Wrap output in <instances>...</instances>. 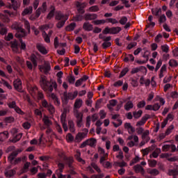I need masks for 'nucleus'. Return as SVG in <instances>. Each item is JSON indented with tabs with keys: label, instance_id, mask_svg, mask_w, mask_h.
<instances>
[{
	"label": "nucleus",
	"instance_id": "3c124183",
	"mask_svg": "<svg viewBox=\"0 0 178 178\" xmlns=\"http://www.w3.org/2000/svg\"><path fill=\"white\" fill-rule=\"evenodd\" d=\"M160 152H161V149L157 148L152 154L151 156H152V158H158V155H159Z\"/></svg>",
	"mask_w": 178,
	"mask_h": 178
},
{
	"label": "nucleus",
	"instance_id": "603ef678",
	"mask_svg": "<svg viewBox=\"0 0 178 178\" xmlns=\"http://www.w3.org/2000/svg\"><path fill=\"white\" fill-rule=\"evenodd\" d=\"M169 65L171 67H176L177 66H178V63L177 61H176V60H170Z\"/></svg>",
	"mask_w": 178,
	"mask_h": 178
},
{
	"label": "nucleus",
	"instance_id": "39448f33",
	"mask_svg": "<svg viewBox=\"0 0 178 178\" xmlns=\"http://www.w3.org/2000/svg\"><path fill=\"white\" fill-rule=\"evenodd\" d=\"M17 156V152H14L11 154V155H10L8 156V161L10 162V163H12L13 165H16V163H19V162H20L21 159H15V158H16V156Z\"/></svg>",
	"mask_w": 178,
	"mask_h": 178
},
{
	"label": "nucleus",
	"instance_id": "0e129e2a",
	"mask_svg": "<svg viewBox=\"0 0 178 178\" xmlns=\"http://www.w3.org/2000/svg\"><path fill=\"white\" fill-rule=\"evenodd\" d=\"M134 169L136 170V172H137L138 173L141 172L142 173L144 172V168H143V167H141V165H136L134 167Z\"/></svg>",
	"mask_w": 178,
	"mask_h": 178
},
{
	"label": "nucleus",
	"instance_id": "a878e982",
	"mask_svg": "<svg viewBox=\"0 0 178 178\" xmlns=\"http://www.w3.org/2000/svg\"><path fill=\"white\" fill-rule=\"evenodd\" d=\"M33 13V6H29L24 10L22 12V16H26V15H31Z\"/></svg>",
	"mask_w": 178,
	"mask_h": 178
},
{
	"label": "nucleus",
	"instance_id": "20e7f679",
	"mask_svg": "<svg viewBox=\"0 0 178 178\" xmlns=\"http://www.w3.org/2000/svg\"><path fill=\"white\" fill-rule=\"evenodd\" d=\"M76 6L78 13H81V15H84V13H86V7L87 6V3L77 1L76 3Z\"/></svg>",
	"mask_w": 178,
	"mask_h": 178
},
{
	"label": "nucleus",
	"instance_id": "393cba45",
	"mask_svg": "<svg viewBox=\"0 0 178 178\" xmlns=\"http://www.w3.org/2000/svg\"><path fill=\"white\" fill-rule=\"evenodd\" d=\"M41 11H42V8L39 7L38 9L36 10L35 15L31 17L32 20H37V19L41 16Z\"/></svg>",
	"mask_w": 178,
	"mask_h": 178
},
{
	"label": "nucleus",
	"instance_id": "dca6fc26",
	"mask_svg": "<svg viewBox=\"0 0 178 178\" xmlns=\"http://www.w3.org/2000/svg\"><path fill=\"white\" fill-rule=\"evenodd\" d=\"M51 92H52V90H49V94H48L47 96L52 98L55 105H60V102H59V99H58V97H56V95Z\"/></svg>",
	"mask_w": 178,
	"mask_h": 178
},
{
	"label": "nucleus",
	"instance_id": "4468645a",
	"mask_svg": "<svg viewBox=\"0 0 178 178\" xmlns=\"http://www.w3.org/2000/svg\"><path fill=\"white\" fill-rule=\"evenodd\" d=\"M8 106L9 108H13V109H15L17 113H19V115H23L24 113L19 107L16 106V102H12L11 103H10L8 104Z\"/></svg>",
	"mask_w": 178,
	"mask_h": 178
},
{
	"label": "nucleus",
	"instance_id": "ea45409f",
	"mask_svg": "<svg viewBox=\"0 0 178 178\" xmlns=\"http://www.w3.org/2000/svg\"><path fill=\"white\" fill-rule=\"evenodd\" d=\"M147 173H149V175H152L153 176H156V175H159V171L156 169H148Z\"/></svg>",
	"mask_w": 178,
	"mask_h": 178
},
{
	"label": "nucleus",
	"instance_id": "473e14b6",
	"mask_svg": "<svg viewBox=\"0 0 178 178\" xmlns=\"http://www.w3.org/2000/svg\"><path fill=\"white\" fill-rule=\"evenodd\" d=\"M43 38L47 44H49L51 42V37L47 33V32L44 31L42 33Z\"/></svg>",
	"mask_w": 178,
	"mask_h": 178
},
{
	"label": "nucleus",
	"instance_id": "79ce46f5",
	"mask_svg": "<svg viewBox=\"0 0 178 178\" xmlns=\"http://www.w3.org/2000/svg\"><path fill=\"white\" fill-rule=\"evenodd\" d=\"M163 72H166V65H163L161 70H160V73L159 75V79H162L163 77Z\"/></svg>",
	"mask_w": 178,
	"mask_h": 178
},
{
	"label": "nucleus",
	"instance_id": "72a5a7b5",
	"mask_svg": "<svg viewBox=\"0 0 178 178\" xmlns=\"http://www.w3.org/2000/svg\"><path fill=\"white\" fill-rule=\"evenodd\" d=\"M105 19H95L92 22L95 26H99L101 24H105Z\"/></svg>",
	"mask_w": 178,
	"mask_h": 178
},
{
	"label": "nucleus",
	"instance_id": "423d86ee",
	"mask_svg": "<svg viewBox=\"0 0 178 178\" xmlns=\"http://www.w3.org/2000/svg\"><path fill=\"white\" fill-rule=\"evenodd\" d=\"M87 133H88V129H84V132L79 133L76 136L75 141L76 143H80V141H81V140H83V138H84L86 137V136H87Z\"/></svg>",
	"mask_w": 178,
	"mask_h": 178
},
{
	"label": "nucleus",
	"instance_id": "5701e85b",
	"mask_svg": "<svg viewBox=\"0 0 178 178\" xmlns=\"http://www.w3.org/2000/svg\"><path fill=\"white\" fill-rule=\"evenodd\" d=\"M50 9H51V10L47 16V19H48L49 20H51L52 19V17H54V16H55V12L56 10V8H55V6H51Z\"/></svg>",
	"mask_w": 178,
	"mask_h": 178
},
{
	"label": "nucleus",
	"instance_id": "680f3d73",
	"mask_svg": "<svg viewBox=\"0 0 178 178\" xmlns=\"http://www.w3.org/2000/svg\"><path fill=\"white\" fill-rule=\"evenodd\" d=\"M155 101L160 102L161 105H165V99H163L162 97H160L159 96H156Z\"/></svg>",
	"mask_w": 178,
	"mask_h": 178
},
{
	"label": "nucleus",
	"instance_id": "de8ad7c7",
	"mask_svg": "<svg viewBox=\"0 0 178 178\" xmlns=\"http://www.w3.org/2000/svg\"><path fill=\"white\" fill-rule=\"evenodd\" d=\"M15 174L16 171H15L14 170H10L5 173L7 177H12V176H14Z\"/></svg>",
	"mask_w": 178,
	"mask_h": 178
},
{
	"label": "nucleus",
	"instance_id": "7c9ffc66",
	"mask_svg": "<svg viewBox=\"0 0 178 178\" xmlns=\"http://www.w3.org/2000/svg\"><path fill=\"white\" fill-rule=\"evenodd\" d=\"M9 137V133L4 131L0 134V141H5Z\"/></svg>",
	"mask_w": 178,
	"mask_h": 178
},
{
	"label": "nucleus",
	"instance_id": "f3484780",
	"mask_svg": "<svg viewBox=\"0 0 178 178\" xmlns=\"http://www.w3.org/2000/svg\"><path fill=\"white\" fill-rule=\"evenodd\" d=\"M10 45L13 52L17 54L19 52V42H17V40L11 41Z\"/></svg>",
	"mask_w": 178,
	"mask_h": 178
},
{
	"label": "nucleus",
	"instance_id": "2eb2a0df",
	"mask_svg": "<svg viewBox=\"0 0 178 178\" xmlns=\"http://www.w3.org/2000/svg\"><path fill=\"white\" fill-rule=\"evenodd\" d=\"M39 69L40 72L43 70L44 74H48L51 71V65H49V63H45L44 66L40 67Z\"/></svg>",
	"mask_w": 178,
	"mask_h": 178
},
{
	"label": "nucleus",
	"instance_id": "09e8293b",
	"mask_svg": "<svg viewBox=\"0 0 178 178\" xmlns=\"http://www.w3.org/2000/svg\"><path fill=\"white\" fill-rule=\"evenodd\" d=\"M129 72V68L125 67L124 68L119 76V79H122V77H124V76H126V74Z\"/></svg>",
	"mask_w": 178,
	"mask_h": 178
},
{
	"label": "nucleus",
	"instance_id": "7ed1b4c3",
	"mask_svg": "<svg viewBox=\"0 0 178 178\" xmlns=\"http://www.w3.org/2000/svg\"><path fill=\"white\" fill-rule=\"evenodd\" d=\"M40 84L43 87V90H58V83L56 81L51 80L50 82L47 81L44 77L40 79Z\"/></svg>",
	"mask_w": 178,
	"mask_h": 178
},
{
	"label": "nucleus",
	"instance_id": "f03ea898",
	"mask_svg": "<svg viewBox=\"0 0 178 178\" xmlns=\"http://www.w3.org/2000/svg\"><path fill=\"white\" fill-rule=\"evenodd\" d=\"M55 19L58 21L56 24L57 29H62L65 26L66 21L69 19V16L63 14L62 11H57L56 12Z\"/></svg>",
	"mask_w": 178,
	"mask_h": 178
},
{
	"label": "nucleus",
	"instance_id": "9b49d317",
	"mask_svg": "<svg viewBox=\"0 0 178 178\" xmlns=\"http://www.w3.org/2000/svg\"><path fill=\"white\" fill-rule=\"evenodd\" d=\"M60 122L63 124V127L64 129V131H67V125L66 124V111H65L62 115H61V118H60Z\"/></svg>",
	"mask_w": 178,
	"mask_h": 178
},
{
	"label": "nucleus",
	"instance_id": "5fc2aeb1",
	"mask_svg": "<svg viewBox=\"0 0 178 178\" xmlns=\"http://www.w3.org/2000/svg\"><path fill=\"white\" fill-rule=\"evenodd\" d=\"M90 12H99V7L98 6H92L89 8Z\"/></svg>",
	"mask_w": 178,
	"mask_h": 178
},
{
	"label": "nucleus",
	"instance_id": "c756f323",
	"mask_svg": "<svg viewBox=\"0 0 178 178\" xmlns=\"http://www.w3.org/2000/svg\"><path fill=\"white\" fill-rule=\"evenodd\" d=\"M76 23L75 22H72L68 26L65 27L66 31H73L74 29H76Z\"/></svg>",
	"mask_w": 178,
	"mask_h": 178
},
{
	"label": "nucleus",
	"instance_id": "f704fd0d",
	"mask_svg": "<svg viewBox=\"0 0 178 178\" xmlns=\"http://www.w3.org/2000/svg\"><path fill=\"white\" fill-rule=\"evenodd\" d=\"M166 15L165 14H163L159 17V24H162L166 22Z\"/></svg>",
	"mask_w": 178,
	"mask_h": 178
},
{
	"label": "nucleus",
	"instance_id": "2f4dec72",
	"mask_svg": "<svg viewBox=\"0 0 178 178\" xmlns=\"http://www.w3.org/2000/svg\"><path fill=\"white\" fill-rule=\"evenodd\" d=\"M83 15L84 14H81L79 13L76 14V15L74 17L75 22H81L83 19H84V15L83 16Z\"/></svg>",
	"mask_w": 178,
	"mask_h": 178
},
{
	"label": "nucleus",
	"instance_id": "aec40b11",
	"mask_svg": "<svg viewBox=\"0 0 178 178\" xmlns=\"http://www.w3.org/2000/svg\"><path fill=\"white\" fill-rule=\"evenodd\" d=\"M83 29L85 31H92L94 26L88 22H86L83 24Z\"/></svg>",
	"mask_w": 178,
	"mask_h": 178
},
{
	"label": "nucleus",
	"instance_id": "774afa93",
	"mask_svg": "<svg viewBox=\"0 0 178 178\" xmlns=\"http://www.w3.org/2000/svg\"><path fill=\"white\" fill-rule=\"evenodd\" d=\"M6 41H10V40H13V33H9L8 35L5 36Z\"/></svg>",
	"mask_w": 178,
	"mask_h": 178
},
{
	"label": "nucleus",
	"instance_id": "6e6d98bb",
	"mask_svg": "<svg viewBox=\"0 0 178 178\" xmlns=\"http://www.w3.org/2000/svg\"><path fill=\"white\" fill-rule=\"evenodd\" d=\"M80 155H81L80 152L77 151L76 154H75V156L77 161L79 162H81L82 163H86V162L83 159H81V158H80Z\"/></svg>",
	"mask_w": 178,
	"mask_h": 178
},
{
	"label": "nucleus",
	"instance_id": "f257e3e1",
	"mask_svg": "<svg viewBox=\"0 0 178 178\" xmlns=\"http://www.w3.org/2000/svg\"><path fill=\"white\" fill-rule=\"evenodd\" d=\"M12 29L13 30H16L17 31V33H15V37L19 39V42L21 44L20 49H22L23 51L26 50V43L23 42V40L22 38L27 35V32H26V30L22 28V26H20V25L17 22H14L13 24Z\"/></svg>",
	"mask_w": 178,
	"mask_h": 178
},
{
	"label": "nucleus",
	"instance_id": "4d7b16f0",
	"mask_svg": "<svg viewBox=\"0 0 178 178\" xmlns=\"http://www.w3.org/2000/svg\"><path fill=\"white\" fill-rule=\"evenodd\" d=\"M6 99V95L3 94L2 92H0V105H3V99Z\"/></svg>",
	"mask_w": 178,
	"mask_h": 178
},
{
	"label": "nucleus",
	"instance_id": "13d9d810",
	"mask_svg": "<svg viewBox=\"0 0 178 178\" xmlns=\"http://www.w3.org/2000/svg\"><path fill=\"white\" fill-rule=\"evenodd\" d=\"M66 140H67V143H72V141H74V137H73V136L72 134H68L66 136Z\"/></svg>",
	"mask_w": 178,
	"mask_h": 178
},
{
	"label": "nucleus",
	"instance_id": "052dcab7",
	"mask_svg": "<svg viewBox=\"0 0 178 178\" xmlns=\"http://www.w3.org/2000/svg\"><path fill=\"white\" fill-rule=\"evenodd\" d=\"M24 27L28 31V32L30 33L31 26H30V22H29V21L27 20L24 21Z\"/></svg>",
	"mask_w": 178,
	"mask_h": 178
},
{
	"label": "nucleus",
	"instance_id": "b1692460",
	"mask_svg": "<svg viewBox=\"0 0 178 178\" xmlns=\"http://www.w3.org/2000/svg\"><path fill=\"white\" fill-rule=\"evenodd\" d=\"M148 119H149V115H145L144 117L142 118L140 121H138L137 122L136 126H144V124H145V122H147V120H148Z\"/></svg>",
	"mask_w": 178,
	"mask_h": 178
},
{
	"label": "nucleus",
	"instance_id": "f8f14e48",
	"mask_svg": "<svg viewBox=\"0 0 178 178\" xmlns=\"http://www.w3.org/2000/svg\"><path fill=\"white\" fill-rule=\"evenodd\" d=\"M97 143V140L94 138L89 139L84 142L81 145V148L86 147V145H90V147H94L95 144Z\"/></svg>",
	"mask_w": 178,
	"mask_h": 178
},
{
	"label": "nucleus",
	"instance_id": "338daca9",
	"mask_svg": "<svg viewBox=\"0 0 178 178\" xmlns=\"http://www.w3.org/2000/svg\"><path fill=\"white\" fill-rule=\"evenodd\" d=\"M29 168H30V163L27 162L24 164V168L22 169V173H24L29 170Z\"/></svg>",
	"mask_w": 178,
	"mask_h": 178
},
{
	"label": "nucleus",
	"instance_id": "e2e57ef3",
	"mask_svg": "<svg viewBox=\"0 0 178 178\" xmlns=\"http://www.w3.org/2000/svg\"><path fill=\"white\" fill-rule=\"evenodd\" d=\"M161 49L163 52L168 54V52H169V46L168 44L161 45Z\"/></svg>",
	"mask_w": 178,
	"mask_h": 178
},
{
	"label": "nucleus",
	"instance_id": "bb28decb",
	"mask_svg": "<svg viewBox=\"0 0 178 178\" xmlns=\"http://www.w3.org/2000/svg\"><path fill=\"white\" fill-rule=\"evenodd\" d=\"M13 86L15 90L22 87V80L20 79H15L13 82Z\"/></svg>",
	"mask_w": 178,
	"mask_h": 178
},
{
	"label": "nucleus",
	"instance_id": "58836bf2",
	"mask_svg": "<svg viewBox=\"0 0 178 178\" xmlns=\"http://www.w3.org/2000/svg\"><path fill=\"white\" fill-rule=\"evenodd\" d=\"M67 79L68 81V83H70V84H74L75 83L76 77H74V76H73V75L68 76L67 77Z\"/></svg>",
	"mask_w": 178,
	"mask_h": 178
},
{
	"label": "nucleus",
	"instance_id": "c03bdc74",
	"mask_svg": "<svg viewBox=\"0 0 178 178\" xmlns=\"http://www.w3.org/2000/svg\"><path fill=\"white\" fill-rule=\"evenodd\" d=\"M117 102H116V100L115 99H113V100H111L110 102H109V104L107 105L108 109H110V111H112L113 106H115V105H116Z\"/></svg>",
	"mask_w": 178,
	"mask_h": 178
},
{
	"label": "nucleus",
	"instance_id": "412c9836",
	"mask_svg": "<svg viewBox=\"0 0 178 178\" xmlns=\"http://www.w3.org/2000/svg\"><path fill=\"white\" fill-rule=\"evenodd\" d=\"M30 60L32 62L33 67L35 68L37 67V66H38V57H37V56H35V54H32L30 56Z\"/></svg>",
	"mask_w": 178,
	"mask_h": 178
},
{
	"label": "nucleus",
	"instance_id": "a211bd4d",
	"mask_svg": "<svg viewBox=\"0 0 178 178\" xmlns=\"http://www.w3.org/2000/svg\"><path fill=\"white\" fill-rule=\"evenodd\" d=\"M97 119H98V115L97 114H94L91 117H88L86 119V127H90V125L91 124V120H92V122H95V120H97Z\"/></svg>",
	"mask_w": 178,
	"mask_h": 178
},
{
	"label": "nucleus",
	"instance_id": "c9c22d12",
	"mask_svg": "<svg viewBox=\"0 0 178 178\" xmlns=\"http://www.w3.org/2000/svg\"><path fill=\"white\" fill-rule=\"evenodd\" d=\"M112 47V42H104L102 44V47L103 49H108V48Z\"/></svg>",
	"mask_w": 178,
	"mask_h": 178
},
{
	"label": "nucleus",
	"instance_id": "c85d7f7f",
	"mask_svg": "<svg viewBox=\"0 0 178 178\" xmlns=\"http://www.w3.org/2000/svg\"><path fill=\"white\" fill-rule=\"evenodd\" d=\"M111 34H119L122 30V28L120 26L112 27L111 28Z\"/></svg>",
	"mask_w": 178,
	"mask_h": 178
},
{
	"label": "nucleus",
	"instance_id": "1a4fd4ad",
	"mask_svg": "<svg viewBox=\"0 0 178 178\" xmlns=\"http://www.w3.org/2000/svg\"><path fill=\"white\" fill-rule=\"evenodd\" d=\"M108 159V154H105L104 156L100 159V163L104 166V168H109L111 166V163L105 161Z\"/></svg>",
	"mask_w": 178,
	"mask_h": 178
},
{
	"label": "nucleus",
	"instance_id": "69168bd1",
	"mask_svg": "<svg viewBox=\"0 0 178 178\" xmlns=\"http://www.w3.org/2000/svg\"><path fill=\"white\" fill-rule=\"evenodd\" d=\"M148 163L151 168H155L156 166V161L155 160H149Z\"/></svg>",
	"mask_w": 178,
	"mask_h": 178
},
{
	"label": "nucleus",
	"instance_id": "cd10ccee",
	"mask_svg": "<svg viewBox=\"0 0 178 178\" xmlns=\"http://www.w3.org/2000/svg\"><path fill=\"white\" fill-rule=\"evenodd\" d=\"M12 7L14 10H17L20 8V3L16 0H12L11 1Z\"/></svg>",
	"mask_w": 178,
	"mask_h": 178
},
{
	"label": "nucleus",
	"instance_id": "37998d69",
	"mask_svg": "<svg viewBox=\"0 0 178 178\" xmlns=\"http://www.w3.org/2000/svg\"><path fill=\"white\" fill-rule=\"evenodd\" d=\"M133 106H134V105L133 104V102H128L125 106H124V109L126 111H130V109H131L133 108Z\"/></svg>",
	"mask_w": 178,
	"mask_h": 178
},
{
	"label": "nucleus",
	"instance_id": "4c0bfd02",
	"mask_svg": "<svg viewBox=\"0 0 178 178\" xmlns=\"http://www.w3.org/2000/svg\"><path fill=\"white\" fill-rule=\"evenodd\" d=\"M51 143V141H52V138H48V139H44V136H41L40 138V144H45V143Z\"/></svg>",
	"mask_w": 178,
	"mask_h": 178
},
{
	"label": "nucleus",
	"instance_id": "6ab92c4d",
	"mask_svg": "<svg viewBox=\"0 0 178 178\" xmlns=\"http://www.w3.org/2000/svg\"><path fill=\"white\" fill-rule=\"evenodd\" d=\"M75 116L77 119V126L79 127H81L83 114L81 113H79V112L76 111L75 112Z\"/></svg>",
	"mask_w": 178,
	"mask_h": 178
},
{
	"label": "nucleus",
	"instance_id": "49530a36",
	"mask_svg": "<svg viewBox=\"0 0 178 178\" xmlns=\"http://www.w3.org/2000/svg\"><path fill=\"white\" fill-rule=\"evenodd\" d=\"M22 134H18L17 135H14V138H13L12 141L13 143H17L20 138H22Z\"/></svg>",
	"mask_w": 178,
	"mask_h": 178
},
{
	"label": "nucleus",
	"instance_id": "864d4df0",
	"mask_svg": "<svg viewBox=\"0 0 178 178\" xmlns=\"http://www.w3.org/2000/svg\"><path fill=\"white\" fill-rule=\"evenodd\" d=\"M122 86H123V81L122 80H118L113 83V86L117 88H118V87H122Z\"/></svg>",
	"mask_w": 178,
	"mask_h": 178
},
{
	"label": "nucleus",
	"instance_id": "6e6552de",
	"mask_svg": "<svg viewBox=\"0 0 178 178\" xmlns=\"http://www.w3.org/2000/svg\"><path fill=\"white\" fill-rule=\"evenodd\" d=\"M88 79V76L84 75L81 79L76 80V82L74 83L75 87H80L81 86H83V84H84V83L87 81Z\"/></svg>",
	"mask_w": 178,
	"mask_h": 178
},
{
	"label": "nucleus",
	"instance_id": "8fccbe9b",
	"mask_svg": "<svg viewBox=\"0 0 178 178\" xmlns=\"http://www.w3.org/2000/svg\"><path fill=\"white\" fill-rule=\"evenodd\" d=\"M81 105H83V100L76 99L74 104V108H81Z\"/></svg>",
	"mask_w": 178,
	"mask_h": 178
},
{
	"label": "nucleus",
	"instance_id": "9d476101",
	"mask_svg": "<svg viewBox=\"0 0 178 178\" xmlns=\"http://www.w3.org/2000/svg\"><path fill=\"white\" fill-rule=\"evenodd\" d=\"M85 20H97L98 19V15L96 13H86L84 15Z\"/></svg>",
	"mask_w": 178,
	"mask_h": 178
},
{
	"label": "nucleus",
	"instance_id": "0eeeda50",
	"mask_svg": "<svg viewBox=\"0 0 178 178\" xmlns=\"http://www.w3.org/2000/svg\"><path fill=\"white\" fill-rule=\"evenodd\" d=\"M77 97V92H74L73 94L69 93L68 96H66V93L64 94V98H63V104H66L68 99H74Z\"/></svg>",
	"mask_w": 178,
	"mask_h": 178
},
{
	"label": "nucleus",
	"instance_id": "ddd939ff",
	"mask_svg": "<svg viewBox=\"0 0 178 178\" xmlns=\"http://www.w3.org/2000/svg\"><path fill=\"white\" fill-rule=\"evenodd\" d=\"M36 48L42 55H47V54H48V51L42 44L38 43L36 44Z\"/></svg>",
	"mask_w": 178,
	"mask_h": 178
},
{
	"label": "nucleus",
	"instance_id": "bf43d9fd",
	"mask_svg": "<svg viewBox=\"0 0 178 178\" xmlns=\"http://www.w3.org/2000/svg\"><path fill=\"white\" fill-rule=\"evenodd\" d=\"M119 23L121 24L122 26H124V24H126V23H127V17H122Z\"/></svg>",
	"mask_w": 178,
	"mask_h": 178
},
{
	"label": "nucleus",
	"instance_id": "4be33fe9",
	"mask_svg": "<svg viewBox=\"0 0 178 178\" xmlns=\"http://www.w3.org/2000/svg\"><path fill=\"white\" fill-rule=\"evenodd\" d=\"M152 13L156 17H159L161 15H162V8H156L152 9Z\"/></svg>",
	"mask_w": 178,
	"mask_h": 178
},
{
	"label": "nucleus",
	"instance_id": "a19ab883",
	"mask_svg": "<svg viewBox=\"0 0 178 178\" xmlns=\"http://www.w3.org/2000/svg\"><path fill=\"white\" fill-rule=\"evenodd\" d=\"M42 120L46 126H51V122L49 120V118H48V116L44 115Z\"/></svg>",
	"mask_w": 178,
	"mask_h": 178
},
{
	"label": "nucleus",
	"instance_id": "a18cd8bd",
	"mask_svg": "<svg viewBox=\"0 0 178 178\" xmlns=\"http://www.w3.org/2000/svg\"><path fill=\"white\" fill-rule=\"evenodd\" d=\"M133 115L135 119H138V118H141V115H143V111L139 110L138 111H135L134 112Z\"/></svg>",
	"mask_w": 178,
	"mask_h": 178
},
{
	"label": "nucleus",
	"instance_id": "e433bc0d",
	"mask_svg": "<svg viewBox=\"0 0 178 178\" xmlns=\"http://www.w3.org/2000/svg\"><path fill=\"white\" fill-rule=\"evenodd\" d=\"M0 34L1 35H6L8 34V29L5 27V25L0 27Z\"/></svg>",
	"mask_w": 178,
	"mask_h": 178
}]
</instances>
